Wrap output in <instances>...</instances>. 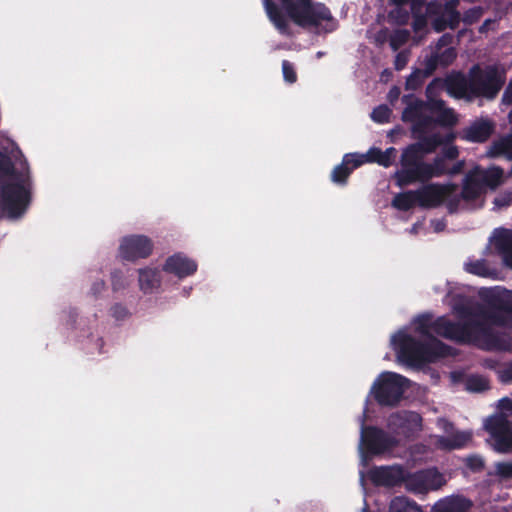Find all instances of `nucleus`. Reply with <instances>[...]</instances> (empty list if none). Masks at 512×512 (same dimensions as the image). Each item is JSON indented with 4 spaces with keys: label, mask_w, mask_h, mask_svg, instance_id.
I'll list each match as a JSON object with an SVG mask.
<instances>
[{
    "label": "nucleus",
    "mask_w": 512,
    "mask_h": 512,
    "mask_svg": "<svg viewBox=\"0 0 512 512\" xmlns=\"http://www.w3.org/2000/svg\"><path fill=\"white\" fill-rule=\"evenodd\" d=\"M261 1L267 18L281 35H292L289 20L301 28L321 27L325 33L333 32L338 26L330 9L321 2L313 0Z\"/></svg>",
    "instance_id": "1"
},
{
    "label": "nucleus",
    "mask_w": 512,
    "mask_h": 512,
    "mask_svg": "<svg viewBox=\"0 0 512 512\" xmlns=\"http://www.w3.org/2000/svg\"><path fill=\"white\" fill-rule=\"evenodd\" d=\"M504 84V80L496 67L488 66L482 69L478 64L473 65L468 75L453 72L445 78V89L455 99L472 102L476 98L494 99Z\"/></svg>",
    "instance_id": "2"
},
{
    "label": "nucleus",
    "mask_w": 512,
    "mask_h": 512,
    "mask_svg": "<svg viewBox=\"0 0 512 512\" xmlns=\"http://www.w3.org/2000/svg\"><path fill=\"white\" fill-rule=\"evenodd\" d=\"M399 361L411 367H421L450 356L452 348L437 338L421 341L407 333L393 338Z\"/></svg>",
    "instance_id": "3"
},
{
    "label": "nucleus",
    "mask_w": 512,
    "mask_h": 512,
    "mask_svg": "<svg viewBox=\"0 0 512 512\" xmlns=\"http://www.w3.org/2000/svg\"><path fill=\"white\" fill-rule=\"evenodd\" d=\"M454 311L462 322H453L445 316L436 318L432 322V331L445 339L459 344H469L471 337L472 319L478 316L475 310L468 305H456Z\"/></svg>",
    "instance_id": "4"
},
{
    "label": "nucleus",
    "mask_w": 512,
    "mask_h": 512,
    "mask_svg": "<svg viewBox=\"0 0 512 512\" xmlns=\"http://www.w3.org/2000/svg\"><path fill=\"white\" fill-rule=\"evenodd\" d=\"M413 137L418 141L409 144L402 150L400 156L401 169L416 167L419 163L424 162V158L427 154L435 152L439 146L450 143L455 138L454 134H449L446 138H443L438 133L431 135L420 134L414 135Z\"/></svg>",
    "instance_id": "5"
},
{
    "label": "nucleus",
    "mask_w": 512,
    "mask_h": 512,
    "mask_svg": "<svg viewBox=\"0 0 512 512\" xmlns=\"http://www.w3.org/2000/svg\"><path fill=\"white\" fill-rule=\"evenodd\" d=\"M448 171L446 160L437 155L431 163L424 161L414 168L397 170L392 178L398 187L403 188L416 182L427 183L433 178L448 175Z\"/></svg>",
    "instance_id": "6"
},
{
    "label": "nucleus",
    "mask_w": 512,
    "mask_h": 512,
    "mask_svg": "<svg viewBox=\"0 0 512 512\" xmlns=\"http://www.w3.org/2000/svg\"><path fill=\"white\" fill-rule=\"evenodd\" d=\"M409 380L395 372H383L375 380L371 393L380 406L394 407L403 397Z\"/></svg>",
    "instance_id": "7"
},
{
    "label": "nucleus",
    "mask_w": 512,
    "mask_h": 512,
    "mask_svg": "<svg viewBox=\"0 0 512 512\" xmlns=\"http://www.w3.org/2000/svg\"><path fill=\"white\" fill-rule=\"evenodd\" d=\"M489 324L483 318L474 316L469 344H476L486 351H511L512 337L506 333L495 331Z\"/></svg>",
    "instance_id": "8"
},
{
    "label": "nucleus",
    "mask_w": 512,
    "mask_h": 512,
    "mask_svg": "<svg viewBox=\"0 0 512 512\" xmlns=\"http://www.w3.org/2000/svg\"><path fill=\"white\" fill-rule=\"evenodd\" d=\"M478 317L490 324L512 329V291L493 292L487 298V308L475 310Z\"/></svg>",
    "instance_id": "9"
},
{
    "label": "nucleus",
    "mask_w": 512,
    "mask_h": 512,
    "mask_svg": "<svg viewBox=\"0 0 512 512\" xmlns=\"http://www.w3.org/2000/svg\"><path fill=\"white\" fill-rule=\"evenodd\" d=\"M30 201L31 192L24 182H6L0 186V207L10 218L24 214Z\"/></svg>",
    "instance_id": "10"
},
{
    "label": "nucleus",
    "mask_w": 512,
    "mask_h": 512,
    "mask_svg": "<svg viewBox=\"0 0 512 512\" xmlns=\"http://www.w3.org/2000/svg\"><path fill=\"white\" fill-rule=\"evenodd\" d=\"M365 415L363 416V418ZM360 444L363 450L370 455H381L391 451L398 445L395 437L376 426H366L362 420Z\"/></svg>",
    "instance_id": "11"
},
{
    "label": "nucleus",
    "mask_w": 512,
    "mask_h": 512,
    "mask_svg": "<svg viewBox=\"0 0 512 512\" xmlns=\"http://www.w3.org/2000/svg\"><path fill=\"white\" fill-rule=\"evenodd\" d=\"M484 426L493 440L495 450L507 453L512 449V421L506 415H492L486 419Z\"/></svg>",
    "instance_id": "12"
},
{
    "label": "nucleus",
    "mask_w": 512,
    "mask_h": 512,
    "mask_svg": "<svg viewBox=\"0 0 512 512\" xmlns=\"http://www.w3.org/2000/svg\"><path fill=\"white\" fill-rule=\"evenodd\" d=\"M426 15L435 32H443L446 29L455 30L461 22L459 11L453 10V5L441 6V0H434L427 4Z\"/></svg>",
    "instance_id": "13"
},
{
    "label": "nucleus",
    "mask_w": 512,
    "mask_h": 512,
    "mask_svg": "<svg viewBox=\"0 0 512 512\" xmlns=\"http://www.w3.org/2000/svg\"><path fill=\"white\" fill-rule=\"evenodd\" d=\"M424 185L416 189L418 206L423 209H433L440 207L456 190L453 183H423Z\"/></svg>",
    "instance_id": "14"
},
{
    "label": "nucleus",
    "mask_w": 512,
    "mask_h": 512,
    "mask_svg": "<svg viewBox=\"0 0 512 512\" xmlns=\"http://www.w3.org/2000/svg\"><path fill=\"white\" fill-rule=\"evenodd\" d=\"M153 251V242L145 235H130L122 239L119 254L122 259L136 261L148 258Z\"/></svg>",
    "instance_id": "15"
},
{
    "label": "nucleus",
    "mask_w": 512,
    "mask_h": 512,
    "mask_svg": "<svg viewBox=\"0 0 512 512\" xmlns=\"http://www.w3.org/2000/svg\"><path fill=\"white\" fill-rule=\"evenodd\" d=\"M405 472L401 465L376 466L369 471V477L376 486L396 487L405 480Z\"/></svg>",
    "instance_id": "16"
},
{
    "label": "nucleus",
    "mask_w": 512,
    "mask_h": 512,
    "mask_svg": "<svg viewBox=\"0 0 512 512\" xmlns=\"http://www.w3.org/2000/svg\"><path fill=\"white\" fill-rule=\"evenodd\" d=\"M495 131V123L488 118H480L459 132L462 140L471 143L486 142Z\"/></svg>",
    "instance_id": "17"
},
{
    "label": "nucleus",
    "mask_w": 512,
    "mask_h": 512,
    "mask_svg": "<svg viewBox=\"0 0 512 512\" xmlns=\"http://www.w3.org/2000/svg\"><path fill=\"white\" fill-rule=\"evenodd\" d=\"M197 267L198 265L193 259L181 253H176L166 259L163 271L182 279L193 275L197 271Z\"/></svg>",
    "instance_id": "18"
},
{
    "label": "nucleus",
    "mask_w": 512,
    "mask_h": 512,
    "mask_svg": "<svg viewBox=\"0 0 512 512\" xmlns=\"http://www.w3.org/2000/svg\"><path fill=\"white\" fill-rule=\"evenodd\" d=\"M438 476L432 470H421L415 473H410L406 470L403 483H405L408 490L414 493H424L435 487L433 479Z\"/></svg>",
    "instance_id": "19"
},
{
    "label": "nucleus",
    "mask_w": 512,
    "mask_h": 512,
    "mask_svg": "<svg viewBox=\"0 0 512 512\" xmlns=\"http://www.w3.org/2000/svg\"><path fill=\"white\" fill-rule=\"evenodd\" d=\"M364 164L358 153H347L343 156L342 162L337 165L331 173L332 182L338 185H345L354 169Z\"/></svg>",
    "instance_id": "20"
},
{
    "label": "nucleus",
    "mask_w": 512,
    "mask_h": 512,
    "mask_svg": "<svg viewBox=\"0 0 512 512\" xmlns=\"http://www.w3.org/2000/svg\"><path fill=\"white\" fill-rule=\"evenodd\" d=\"M450 429H453V424L446 422L445 431L449 433L448 436H440L437 440V444L441 449L444 450H455L461 449L471 440L472 434L464 431H456L450 433Z\"/></svg>",
    "instance_id": "21"
},
{
    "label": "nucleus",
    "mask_w": 512,
    "mask_h": 512,
    "mask_svg": "<svg viewBox=\"0 0 512 512\" xmlns=\"http://www.w3.org/2000/svg\"><path fill=\"white\" fill-rule=\"evenodd\" d=\"M494 246L504 264L512 269V230L505 228L496 230Z\"/></svg>",
    "instance_id": "22"
},
{
    "label": "nucleus",
    "mask_w": 512,
    "mask_h": 512,
    "mask_svg": "<svg viewBox=\"0 0 512 512\" xmlns=\"http://www.w3.org/2000/svg\"><path fill=\"white\" fill-rule=\"evenodd\" d=\"M485 192V188L481 184L478 177L475 175L473 170L469 171L464 178L462 190H461V198L464 201H475L478 199L482 193Z\"/></svg>",
    "instance_id": "23"
},
{
    "label": "nucleus",
    "mask_w": 512,
    "mask_h": 512,
    "mask_svg": "<svg viewBox=\"0 0 512 512\" xmlns=\"http://www.w3.org/2000/svg\"><path fill=\"white\" fill-rule=\"evenodd\" d=\"M471 502L462 497H447L439 500L431 508V512H467Z\"/></svg>",
    "instance_id": "24"
},
{
    "label": "nucleus",
    "mask_w": 512,
    "mask_h": 512,
    "mask_svg": "<svg viewBox=\"0 0 512 512\" xmlns=\"http://www.w3.org/2000/svg\"><path fill=\"white\" fill-rule=\"evenodd\" d=\"M472 170L485 189L487 187L494 189L498 187L502 182L503 170L499 167L482 169L481 167L477 166Z\"/></svg>",
    "instance_id": "25"
},
{
    "label": "nucleus",
    "mask_w": 512,
    "mask_h": 512,
    "mask_svg": "<svg viewBox=\"0 0 512 512\" xmlns=\"http://www.w3.org/2000/svg\"><path fill=\"white\" fill-rule=\"evenodd\" d=\"M161 283L160 271L158 269L144 268L139 270V286L144 293H151Z\"/></svg>",
    "instance_id": "26"
},
{
    "label": "nucleus",
    "mask_w": 512,
    "mask_h": 512,
    "mask_svg": "<svg viewBox=\"0 0 512 512\" xmlns=\"http://www.w3.org/2000/svg\"><path fill=\"white\" fill-rule=\"evenodd\" d=\"M392 206L399 211H409L418 206L416 190L400 192L394 196L391 202Z\"/></svg>",
    "instance_id": "27"
},
{
    "label": "nucleus",
    "mask_w": 512,
    "mask_h": 512,
    "mask_svg": "<svg viewBox=\"0 0 512 512\" xmlns=\"http://www.w3.org/2000/svg\"><path fill=\"white\" fill-rule=\"evenodd\" d=\"M389 512H422V510L414 500L405 496H397L391 500Z\"/></svg>",
    "instance_id": "28"
},
{
    "label": "nucleus",
    "mask_w": 512,
    "mask_h": 512,
    "mask_svg": "<svg viewBox=\"0 0 512 512\" xmlns=\"http://www.w3.org/2000/svg\"><path fill=\"white\" fill-rule=\"evenodd\" d=\"M426 110L425 101L420 99H414L409 102L402 113V120L404 122H412L416 118L424 115Z\"/></svg>",
    "instance_id": "29"
},
{
    "label": "nucleus",
    "mask_w": 512,
    "mask_h": 512,
    "mask_svg": "<svg viewBox=\"0 0 512 512\" xmlns=\"http://www.w3.org/2000/svg\"><path fill=\"white\" fill-rule=\"evenodd\" d=\"M489 154L492 157L508 155L512 158V135L494 141L490 146Z\"/></svg>",
    "instance_id": "30"
},
{
    "label": "nucleus",
    "mask_w": 512,
    "mask_h": 512,
    "mask_svg": "<svg viewBox=\"0 0 512 512\" xmlns=\"http://www.w3.org/2000/svg\"><path fill=\"white\" fill-rule=\"evenodd\" d=\"M432 316L430 314L419 315L415 320V331L424 336L427 340L433 341L436 338L430 330H432Z\"/></svg>",
    "instance_id": "31"
},
{
    "label": "nucleus",
    "mask_w": 512,
    "mask_h": 512,
    "mask_svg": "<svg viewBox=\"0 0 512 512\" xmlns=\"http://www.w3.org/2000/svg\"><path fill=\"white\" fill-rule=\"evenodd\" d=\"M465 388L470 392H484L490 388L489 380L483 375L473 374L467 377Z\"/></svg>",
    "instance_id": "32"
},
{
    "label": "nucleus",
    "mask_w": 512,
    "mask_h": 512,
    "mask_svg": "<svg viewBox=\"0 0 512 512\" xmlns=\"http://www.w3.org/2000/svg\"><path fill=\"white\" fill-rule=\"evenodd\" d=\"M434 120L435 125L451 128L457 124L458 117L452 108L444 107L443 110L436 114Z\"/></svg>",
    "instance_id": "33"
},
{
    "label": "nucleus",
    "mask_w": 512,
    "mask_h": 512,
    "mask_svg": "<svg viewBox=\"0 0 512 512\" xmlns=\"http://www.w3.org/2000/svg\"><path fill=\"white\" fill-rule=\"evenodd\" d=\"M411 126L412 135H420L426 134L428 129L435 125V120L433 116L430 115H422L419 118L413 120Z\"/></svg>",
    "instance_id": "34"
},
{
    "label": "nucleus",
    "mask_w": 512,
    "mask_h": 512,
    "mask_svg": "<svg viewBox=\"0 0 512 512\" xmlns=\"http://www.w3.org/2000/svg\"><path fill=\"white\" fill-rule=\"evenodd\" d=\"M6 177L18 178L19 174L15 169L11 157L8 154L0 151V179Z\"/></svg>",
    "instance_id": "35"
},
{
    "label": "nucleus",
    "mask_w": 512,
    "mask_h": 512,
    "mask_svg": "<svg viewBox=\"0 0 512 512\" xmlns=\"http://www.w3.org/2000/svg\"><path fill=\"white\" fill-rule=\"evenodd\" d=\"M410 38V32L406 29H397L389 35V44L393 51H398Z\"/></svg>",
    "instance_id": "36"
},
{
    "label": "nucleus",
    "mask_w": 512,
    "mask_h": 512,
    "mask_svg": "<svg viewBox=\"0 0 512 512\" xmlns=\"http://www.w3.org/2000/svg\"><path fill=\"white\" fill-rule=\"evenodd\" d=\"M427 77L429 76L424 71H422V69L416 68L406 79V90L414 91L419 89Z\"/></svg>",
    "instance_id": "37"
},
{
    "label": "nucleus",
    "mask_w": 512,
    "mask_h": 512,
    "mask_svg": "<svg viewBox=\"0 0 512 512\" xmlns=\"http://www.w3.org/2000/svg\"><path fill=\"white\" fill-rule=\"evenodd\" d=\"M465 269L467 272L477 275V276H481V277H485L489 273L487 263L484 259L475 260V261L466 263Z\"/></svg>",
    "instance_id": "38"
},
{
    "label": "nucleus",
    "mask_w": 512,
    "mask_h": 512,
    "mask_svg": "<svg viewBox=\"0 0 512 512\" xmlns=\"http://www.w3.org/2000/svg\"><path fill=\"white\" fill-rule=\"evenodd\" d=\"M435 55L437 57L439 65L443 67H448L451 65L457 57V53L455 48L447 47L443 51H435Z\"/></svg>",
    "instance_id": "39"
},
{
    "label": "nucleus",
    "mask_w": 512,
    "mask_h": 512,
    "mask_svg": "<svg viewBox=\"0 0 512 512\" xmlns=\"http://www.w3.org/2000/svg\"><path fill=\"white\" fill-rule=\"evenodd\" d=\"M391 113V109L387 105L382 104L373 109L371 118L374 122L383 124L389 122Z\"/></svg>",
    "instance_id": "40"
},
{
    "label": "nucleus",
    "mask_w": 512,
    "mask_h": 512,
    "mask_svg": "<svg viewBox=\"0 0 512 512\" xmlns=\"http://www.w3.org/2000/svg\"><path fill=\"white\" fill-rule=\"evenodd\" d=\"M483 13L484 10L482 7H472L464 12L463 17H461V21L466 25H472L481 19Z\"/></svg>",
    "instance_id": "41"
},
{
    "label": "nucleus",
    "mask_w": 512,
    "mask_h": 512,
    "mask_svg": "<svg viewBox=\"0 0 512 512\" xmlns=\"http://www.w3.org/2000/svg\"><path fill=\"white\" fill-rule=\"evenodd\" d=\"M282 73L283 78L287 83L293 84L297 81V73L295 71L294 65L290 61H282Z\"/></svg>",
    "instance_id": "42"
},
{
    "label": "nucleus",
    "mask_w": 512,
    "mask_h": 512,
    "mask_svg": "<svg viewBox=\"0 0 512 512\" xmlns=\"http://www.w3.org/2000/svg\"><path fill=\"white\" fill-rule=\"evenodd\" d=\"M465 465L472 472H481L484 469L485 463L481 456L470 455L465 459Z\"/></svg>",
    "instance_id": "43"
},
{
    "label": "nucleus",
    "mask_w": 512,
    "mask_h": 512,
    "mask_svg": "<svg viewBox=\"0 0 512 512\" xmlns=\"http://www.w3.org/2000/svg\"><path fill=\"white\" fill-rule=\"evenodd\" d=\"M496 475L502 479H512V462H498L495 465Z\"/></svg>",
    "instance_id": "44"
},
{
    "label": "nucleus",
    "mask_w": 512,
    "mask_h": 512,
    "mask_svg": "<svg viewBox=\"0 0 512 512\" xmlns=\"http://www.w3.org/2000/svg\"><path fill=\"white\" fill-rule=\"evenodd\" d=\"M111 284L113 291H119L125 288L126 280L123 276L122 271L115 270L111 273Z\"/></svg>",
    "instance_id": "45"
},
{
    "label": "nucleus",
    "mask_w": 512,
    "mask_h": 512,
    "mask_svg": "<svg viewBox=\"0 0 512 512\" xmlns=\"http://www.w3.org/2000/svg\"><path fill=\"white\" fill-rule=\"evenodd\" d=\"M423 65L424 68L422 71H424L428 76L432 75L439 65L435 52L425 58Z\"/></svg>",
    "instance_id": "46"
},
{
    "label": "nucleus",
    "mask_w": 512,
    "mask_h": 512,
    "mask_svg": "<svg viewBox=\"0 0 512 512\" xmlns=\"http://www.w3.org/2000/svg\"><path fill=\"white\" fill-rule=\"evenodd\" d=\"M382 155V150L380 148L372 147L370 148L366 154H358L359 157L362 158L364 163H378L380 156Z\"/></svg>",
    "instance_id": "47"
},
{
    "label": "nucleus",
    "mask_w": 512,
    "mask_h": 512,
    "mask_svg": "<svg viewBox=\"0 0 512 512\" xmlns=\"http://www.w3.org/2000/svg\"><path fill=\"white\" fill-rule=\"evenodd\" d=\"M396 153V149L394 147H389L385 151H382V155L379 158V161L377 164L383 166V167H390L393 163V156Z\"/></svg>",
    "instance_id": "48"
},
{
    "label": "nucleus",
    "mask_w": 512,
    "mask_h": 512,
    "mask_svg": "<svg viewBox=\"0 0 512 512\" xmlns=\"http://www.w3.org/2000/svg\"><path fill=\"white\" fill-rule=\"evenodd\" d=\"M409 61V52L404 50L400 51L396 54L395 60H394V68L397 71H401L405 68Z\"/></svg>",
    "instance_id": "49"
},
{
    "label": "nucleus",
    "mask_w": 512,
    "mask_h": 512,
    "mask_svg": "<svg viewBox=\"0 0 512 512\" xmlns=\"http://www.w3.org/2000/svg\"><path fill=\"white\" fill-rule=\"evenodd\" d=\"M426 110L431 113L437 114L439 111L443 110L446 107V103L442 99H429L425 101Z\"/></svg>",
    "instance_id": "50"
},
{
    "label": "nucleus",
    "mask_w": 512,
    "mask_h": 512,
    "mask_svg": "<svg viewBox=\"0 0 512 512\" xmlns=\"http://www.w3.org/2000/svg\"><path fill=\"white\" fill-rule=\"evenodd\" d=\"M439 155L446 161L456 160L459 156V149L455 145L444 147Z\"/></svg>",
    "instance_id": "51"
},
{
    "label": "nucleus",
    "mask_w": 512,
    "mask_h": 512,
    "mask_svg": "<svg viewBox=\"0 0 512 512\" xmlns=\"http://www.w3.org/2000/svg\"><path fill=\"white\" fill-rule=\"evenodd\" d=\"M128 314H129V312H128L127 308L125 306H123L122 304L117 303L111 307V315L116 320H123L128 316Z\"/></svg>",
    "instance_id": "52"
},
{
    "label": "nucleus",
    "mask_w": 512,
    "mask_h": 512,
    "mask_svg": "<svg viewBox=\"0 0 512 512\" xmlns=\"http://www.w3.org/2000/svg\"><path fill=\"white\" fill-rule=\"evenodd\" d=\"M453 35L450 34V33H444L437 41L436 43V50L437 51H440L442 48H447V47H450V45L452 44L453 42Z\"/></svg>",
    "instance_id": "53"
},
{
    "label": "nucleus",
    "mask_w": 512,
    "mask_h": 512,
    "mask_svg": "<svg viewBox=\"0 0 512 512\" xmlns=\"http://www.w3.org/2000/svg\"><path fill=\"white\" fill-rule=\"evenodd\" d=\"M500 379L504 383L512 382V360L500 371Z\"/></svg>",
    "instance_id": "54"
},
{
    "label": "nucleus",
    "mask_w": 512,
    "mask_h": 512,
    "mask_svg": "<svg viewBox=\"0 0 512 512\" xmlns=\"http://www.w3.org/2000/svg\"><path fill=\"white\" fill-rule=\"evenodd\" d=\"M427 15H415L414 21H413V29L415 31H421L423 30L427 25Z\"/></svg>",
    "instance_id": "55"
},
{
    "label": "nucleus",
    "mask_w": 512,
    "mask_h": 512,
    "mask_svg": "<svg viewBox=\"0 0 512 512\" xmlns=\"http://www.w3.org/2000/svg\"><path fill=\"white\" fill-rule=\"evenodd\" d=\"M461 194L459 196H454L447 201V209L449 213H455L458 210L461 200Z\"/></svg>",
    "instance_id": "56"
},
{
    "label": "nucleus",
    "mask_w": 512,
    "mask_h": 512,
    "mask_svg": "<svg viewBox=\"0 0 512 512\" xmlns=\"http://www.w3.org/2000/svg\"><path fill=\"white\" fill-rule=\"evenodd\" d=\"M464 166H465L464 160L457 161L451 167H449L448 175L455 176V175L462 173Z\"/></svg>",
    "instance_id": "57"
},
{
    "label": "nucleus",
    "mask_w": 512,
    "mask_h": 512,
    "mask_svg": "<svg viewBox=\"0 0 512 512\" xmlns=\"http://www.w3.org/2000/svg\"><path fill=\"white\" fill-rule=\"evenodd\" d=\"M392 15L396 14V18L399 23L405 24L409 19V13L407 11H403L401 7H397L395 10L391 12Z\"/></svg>",
    "instance_id": "58"
},
{
    "label": "nucleus",
    "mask_w": 512,
    "mask_h": 512,
    "mask_svg": "<svg viewBox=\"0 0 512 512\" xmlns=\"http://www.w3.org/2000/svg\"><path fill=\"white\" fill-rule=\"evenodd\" d=\"M502 103L506 105L512 104V79L508 83L504 93L502 95Z\"/></svg>",
    "instance_id": "59"
},
{
    "label": "nucleus",
    "mask_w": 512,
    "mask_h": 512,
    "mask_svg": "<svg viewBox=\"0 0 512 512\" xmlns=\"http://www.w3.org/2000/svg\"><path fill=\"white\" fill-rule=\"evenodd\" d=\"M389 31L387 29L380 30L376 36L375 41L378 45H383L386 41H389Z\"/></svg>",
    "instance_id": "60"
},
{
    "label": "nucleus",
    "mask_w": 512,
    "mask_h": 512,
    "mask_svg": "<svg viewBox=\"0 0 512 512\" xmlns=\"http://www.w3.org/2000/svg\"><path fill=\"white\" fill-rule=\"evenodd\" d=\"M105 289V282L103 280H97L93 283L91 287V292L93 295L100 294Z\"/></svg>",
    "instance_id": "61"
},
{
    "label": "nucleus",
    "mask_w": 512,
    "mask_h": 512,
    "mask_svg": "<svg viewBox=\"0 0 512 512\" xmlns=\"http://www.w3.org/2000/svg\"><path fill=\"white\" fill-rule=\"evenodd\" d=\"M392 4L396 5L397 7H401L403 5H406L411 2V8L414 9L417 0H390Z\"/></svg>",
    "instance_id": "62"
},
{
    "label": "nucleus",
    "mask_w": 512,
    "mask_h": 512,
    "mask_svg": "<svg viewBox=\"0 0 512 512\" xmlns=\"http://www.w3.org/2000/svg\"><path fill=\"white\" fill-rule=\"evenodd\" d=\"M459 3H460V0H441L442 7L453 5L454 11H458L457 7H458Z\"/></svg>",
    "instance_id": "63"
},
{
    "label": "nucleus",
    "mask_w": 512,
    "mask_h": 512,
    "mask_svg": "<svg viewBox=\"0 0 512 512\" xmlns=\"http://www.w3.org/2000/svg\"><path fill=\"white\" fill-rule=\"evenodd\" d=\"M395 420L404 421L406 419L404 418V415L402 413L396 412L390 416V423L394 424Z\"/></svg>",
    "instance_id": "64"
}]
</instances>
